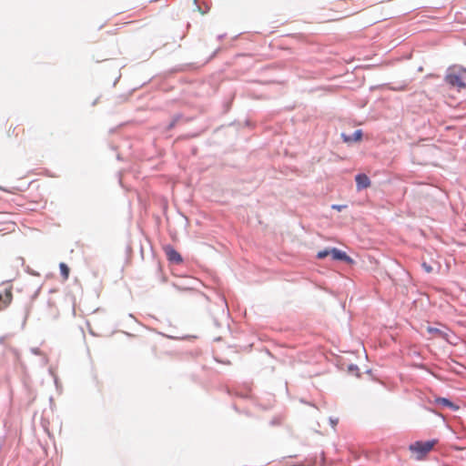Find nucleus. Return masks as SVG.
I'll return each mask as SVG.
<instances>
[{"label": "nucleus", "mask_w": 466, "mask_h": 466, "mask_svg": "<svg viewBox=\"0 0 466 466\" xmlns=\"http://www.w3.org/2000/svg\"><path fill=\"white\" fill-rule=\"evenodd\" d=\"M330 256L334 260H341L347 263H352V258L349 257L344 251L336 248H331L329 250Z\"/></svg>", "instance_id": "3"}, {"label": "nucleus", "mask_w": 466, "mask_h": 466, "mask_svg": "<svg viewBox=\"0 0 466 466\" xmlns=\"http://www.w3.org/2000/svg\"><path fill=\"white\" fill-rule=\"evenodd\" d=\"M466 76V69L461 66H451L449 68L447 75L445 76V81L452 86L459 88H465L466 83L464 77Z\"/></svg>", "instance_id": "1"}, {"label": "nucleus", "mask_w": 466, "mask_h": 466, "mask_svg": "<svg viewBox=\"0 0 466 466\" xmlns=\"http://www.w3.org/2000/svg\"><path fill=\"white\" fill-rule=\"evenodd\" d=\"M0 190L6 191V192H10V193H14V191L7 190V189H5V188H3L2 187H0Z\"/></svg>", "instance_id": "13"}, {"label": "nucleus", "mask_w": 466, "mask_h": 466, "mask_svg": "<svg viewBox=\"0 0 466 466\" xmlns=\"http://www.w3.org/2000/svg\"><path fill=\"white\" fill-rule=\"evenodd\" d=\"M356 184L359 190L367 188L370 186V179L365 174H359L356 176Z\"/></svg>", "instance_id": "6"}, {"label": "nucleus", "mask_w": 466, "mask_h": 466, "mask_svg": "<svg viewBox=\"0 0 466 466\" xmlns=\"http://www.w3.org/2000/svg\"><path fill=\"white\" fill-rule=\"evenodd\" d=\"M342 137L345 142L360 141V139L362 137V132H361V130L359 129L353 133L352 137H348L346 135H342Z\"/></svg>", "instance_id": "7"}, {"label": "nucleus", "mask_w": 466, "mask_h": 466, "mask_svg": "<svg viewBox=\"0 0 466 466\" xmlns=\"http://www.w3.org/2000/svg\"><path fill=\"white\" fill-rule=\"evenodd\" d=\"M344 208H345V206H339V205H333L332 206V208L336 209L338 211H341Z\"/></svg>", "instance_id": "12"}, {"label": "nucleus", "mask_w": 466, "mask_h": 466, "mask_svg": "<svg viewBox=\"0 0 466 466\" xmlns=\"http://www.w3.org/2000/svg\"><path fill=\"white\" fill-rule=\"evenodd\" d=\"M438 402H440L442 405H445L447 407H453L454 406L452 404V402H451L448 399H444V398L438 400Z\"/></svg>", "instance_id": "10"}, {"label": "nucleus", "mask_w": 466, "mask_h": 466, "mask_svg": "<svg viewBox=\"0 0 466 466\" xmlns=\"http://www.w3.org/2000/svg\"><path fill=\"white\" fill-rule=\"evenodd\" d=\"M438 443L437 440L427 441H415L410 445V451L415 454L417 460H422Z\"/></svg>", "instance_id": "2"}, {"label": "nucleus", "mask_w": 466, "mask_h": 466, "mask_svg": "<svg viewBox=\"0 0 466 466\" xmlns=\"http://www.w3.org/2000/svg\"><path fill=\"white\" fill-rule=\"evenodd\" d=\"M421 266L427 273H431L433 270L432 267L426 262H423Z\"/></svg>", "instance_id": "11"}, {"label": "nucleus", "mask_w": 466, "mask_h": 466, "mask_svg": "<svg viewBox=\"0 0 466 466\" xmlns=\"http://www.w3.org/2000/svg\"><path fill=\"white\" fill-rule=\"evenodd\" d=\"M17 128H19V129H20V127H19V126L15 127H14V131H15V129H17Z\"/></svg>", "instance_id": "14"}, {"label": "nucleus", "mask_w": 466, "mask_h": 466, "mask_svg": "<svg viewBox=\"0 0 466 466\" xmlns=\"http://www.w3.org/2000/svg\"><path fill=\"white\" fill-rule=\"evenodd\" d=\"M13 299V293L11 289H5L4 294H0V310L5 309Z\"/></svg>", "instance_id": "5"}, {"label": "nucleus", "mask_w": 466, "mask_h": 466, "mask_svg": "<svg viewBox=\"0 0 466 466\" xmlns=\"http://www.w3.org/2000/svg\"><path fill=\"white\" fill-rule=\"evenodd\" d=\"M60 272L64 280H66L69 278L70 269L67 265L64 262L59 264Z\"/></svg>", "instance_id": "8"}, {"label": "nucleus", "mask_w": 466, "mask_h": 466, "mask_svg": "<svg viewBox=\"0 0 466 466\" xmlns=\"http://www.w3.org/2000/svg\"><path fill=\"white\" fill-rule=\"evenodd\" d=\"M165 252H166V255L168 258V260L172 261V262H175L177 264H179L182 262V257L181 255L176 250L174 249L171 246H167L165 247Z\"/></svg>", "instance_id": "4"}, {"label": "nucleus", "mask_w": 466, "mask_h": 466, "mask_svg": "<svg viewBox=\"0 0 466 466\" xmlns=\"http://www.w3.org/2000/svg\"><path fill=\"white\" fill-rule=\"evenodd\" d=\"M329 250H330V248H325L323 250L319 251L317 254V258L319 259H322L328 256H330Z\"/></svg>", "instance_id": "9"}]
</instances>
